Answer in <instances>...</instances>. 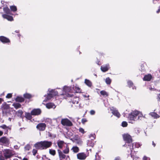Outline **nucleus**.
Returning a JSON list of instances; mask_svg holds the SVG:
<instances>
[{
  "label": "nucleus",
  "mask_w": 160,
  "mask_h": 160,
  "mask_svg": "<svg viewBox=\"0 0 160 160\" xmlns=\"http://www.w3.org/2000/svg\"><path fill=\"white\" fill-rule=\"evenodd\" d=\"M52 144V142H51L46 140L37 142L34 145V146L36 148V149H33L32 150L33 155L34 156H36V154L38 152V150L37 149H46L51 147Z\"/></svg>",
  "instance_id": "1"
},
{
  "label": "nucleus",
  "mask_w": 160,
  "mask_h": 160,
  "mask_svg": "<svg viewBox=\"0 0 160 160\" xmlns=\"http://www.w3.org/2000/svg\"><path fill=\"white\" fill-rule=\"evenodd\" d=\"M123 140L126 142L128 143H132V140L131 136L128 134L127 133L124 134L123 135ZM130 146V149L131 151L133 149V145L132 143H131L129 145Z\"/></svg>",
  "instance_id": "2"
},
{
  "label": "nucleus",
  "mask_w": 160,
  "mask_h": 160,
  "mask_svg": "<svg viewBox=\"0 0 160 160\" xmlns=\"http://www.w3.org/2000/svg\"><path fill=\"white\" fill-rule=\"evenodd\" d=\"M14 155V151L9 149H5L3 151V155L5 159L10 158Z\"/></svg>",
  "instance_id": "3"
},
{
  "label": "nucleus",
  "mask_w": 160,
  "mask_h": 160,
  "mask_svg": "<svg viewBox=\"0 0 160 160\" xmlns=\"http://www.w3.org/2000/svg\"><path fill=\"white\" fill-rule=\"evenodd\" d=\"M61 124L64 126H71L73 125L72 122L68 118L62 119L61 121Z\"/></svg>",
  "instance_id": "4"
},
{
  "label": "nucleus",
  "mask_w": 160,
  "mask_h": 160,
  "mask_svg": "<svg viewBox=\"0 0 160 160\" xmlns=\"http://www.w3.org/2000/svg\"><path fill=\"white\" fill-rule=\"evenodd\" d=\"M139 112L138 111H136L131 112L128 116V118L130 120L135 121Z\"/></svg>",
  "instance_id": "5"
},
{
  "label": "nucleus",
  "mask_w": 160,
  "mask_h": 160,
  "mask_svg": "<svg viewBox=\"0 0 160 160\" xmlns=\"http://www.w3.org/2000/svg\"><path fill=\"white\" fill-rule=\"evenodd\" d=\"M58 95V92L55 90H52L49 92V93L48 94L47 98L50 99L53 97Z\"/></svg>",
  "instance_id": "6"
},
{
  "label": "nucleus",
  "mask_w": 160,
  "mask_h": 160,
  "mask_svg": "<svg viewBox=\"0 0 160 160\" xmlns=\"http://www.w3.org/2000/svg\"><path fill=\"white\" fill-rule=\"evenodd\" d=\"M46 127V125L45 123H40L37 124L36 128L39 131H44Z\"/></svg>",
  "instance_id": "7"
},
{
  "label": "nucleus",
  "mask_w": 160,
  "mask_h": 160,
  "mask_svg": "<svg viewBox=\"0 0 160 160\" xmlns=\"http://www.w3.org/2000/svg\"><path fill=\"white\" fill-rule=\"evenodd\" d=\"M31 112L32 116H38L41 114L42 111L40 108H35L32 109Z\"/></svg>",
  "instance_id": "8"
},
{
  "label": "nucleus",
  "mask_w": 160,
  "mask_h": 160,
  "mask_svg": "<svg viewBox=\"0 0 160 160\" xmlns=\"http://www.w3.org/2000/svg\"><path fill=\"white\" fill-rule=\"evenodd\" d=\"M9 140L6 137H3L0 138V142L5 144L6 145L9 144Z\"/></svg>",
  "instance_id": "9"
},
{
  "label": "nucleus",
  "mask_w": 160,
  "mask_h": 160,
  "mask_svg": "<svg viewBox=\"0 0 160 160\" xmlns=\"http://www.w3.org/2000/svg\"><path fill=\"white\" fill-rule=\"evenodd\" d=\"M110 110L112 111V113L114 116L117 117L118 118H120L121 115L118 110L113 108H111Z\"/></svg>",
  "instance_id": "10"
},
{
  "label": "nucleus",
  "mask_w": 160,
  "mask_h": 160,
  "mask_svg": "<svg viewBox=\"0 0 160 160\" xmlns=\"http://www.w3.org/2000/svg\"><path fill=\"white\" fill-rule=\"evenodd\" d=\"M77 157L80 160H84L86 158L87 156L85 153L82 152L78 153Z\"/></svg>",
  "instance_id": "11"
},
{
  "label": "nucleus",
  "mask_w": 160,
  "mask_h": 160,
  "mask_svg": "<svg viewBox=\"0 0 160 160\" xmlns=\"http://www.w3.org/2000/svg\"><path fill=\"white\" fill-rule=\"evenodd\" d=\"M0 41L3 43L10 42V40L8 38L3 36H0Z\"/></svg>",
  "instance_id": "12"
},
{
  "label": "nucleus",
  "mask_w": 160,
  "mask_h": 160,
  "mask_svg": "<svg viewBox=\"0 0 160 160\" xmlns=\"http://www.w3.org/2000/svg\"><path fill=\"white\" fill-rule=\"evenodd\" d=\"M110 68L109 64H108L101 66V69L102 72H105L108 71Z\"/></svg>",
  "instance_id": "13"
},
{
  "label": "nucleus",
  "mask_w": 160,
  "mask_h": 160,
  "mask_svg": "<svg viewBox=\"0 0 160 160\" xmlns=\"http://www.w3.org/2000/svg\"><path fill=\"white\" fill-rule=\"evenodd\" d=\"M152 78V75L150 74L145 75L143 78V80L144 81H150Z\"/></svg>",
  "instance_id": "14"
},
{
  "label": "nucleus",
  "mask_w": 160,
  "mask_h": 160,
  "mask_svg": "<svg viewBox=\"0 0 160 160\" xmlns=\"http://www.w3.org/2000/svg\"><path fill=\"white\" fill-rule=\"evenodd\" d=\"M2 17L8 20L11 21L13 20V19L12 16L8 15L6 14H3L2 15Z\"/></svg>",
  "instance_id": "15"
},
{
  "label": "nucleus",
  "mask_w": 160,
  "mask_h": 160,
  "mask_svg": "<svg viewBox=\"0 0 160 160\" xmlns=\"http://www.w3.org/2000/svg\"><path fill=\"white\" fill-rule=\"evenodd\" d=\"M127 84L129 88H132L133 89H136V88L134 85L132 81L131 80H128L127 82Z\"/></svg>",
  "instance_id": "16"
},
{
  "label": "nucleus",
  "mask_w": 160,
  "mask_h": 160,
  "mask_svg": "<svg viewBox=\"0 0 160 160\" xmlns=\"http://www.w3.org/2000/svg\"><path fill=\"white\" fill-rule=\"evenodd\" d=\"M58 152L60 159V160H62V159L65 158L66 155L64 154L60 150H58Z\"/></svg>",
  "instance_id": "17"
},
{
  "label": "nucleus",
  "mask_w": 160,
  "mask_h": 160,
  "mask_svg": "<svg viewBox=\"0 0 160 160\" xmlns=\"http://www.w3.org/2000/svg\"><path fill=\"white\" fill-rule=\"evenodd\" d=\"M32 115L31 114V113L26 112L25 113V117L28 120H31L32 118Z\"/></svg>",
  "instance_id": "18"
},
{
  "label": "nucleus",
  "mask_w": 160,
  "mask_h": 160,
  "mask_svg": "<svg viewBox=\"0 0 160 160\" xmlns=\"http://www.w3.org/2000/svg\"><path fill=\"white\" fill-rule=\"evenodd\" d=\"M46 107L48 109H50L52 108H55L56 106L53 103L50 102L46 104Z\"/></svg>",
  "instance_id": "19"
},
{
  "label": "nucleus",
  "mask_w": 160,
  "mask_h": 160,
  "mask_svg": "<svg viewBox=\"0 0 160 160\" xmlns=\"http://www.w3.org/2000/svg\"><path fill=\"white\" fill-rule=\"evenodd\" d=\"M9 108H10L9 105L5 102L3 103L1 106V109L2 111L9 109Z\"/></svg>",
  "instance_id": "20"
},
{
  "label": "nucleus",
  "mask_w": 160,
  "mask_h": 160,
  "mask_svg": "<svg viewBox=\"0 0 160 160\" xmlns=\"http://www.w3.org/2000/svg\"><path fill=\"white\" fill-rule=\"evenodd\" d=\"M63 91L65 92H71V88L70 87L64 86L63 88Z\"/></svg>",
  "instance_id": "21"
},
{
  "label": "nucleus",
  "mask_w": 160,
  "mask_h": 160,
  "mask_svg": "<svg viewBox=\"0 0 160 160\" xmlns=\"http://www.w3.org/2000/svg\"><path fill=\"white\" fill-rule=\"evenodd\" d=\"M2 112L3 115L7 116L8 114H10L11 111L10 108L2 110Z\"/></svg>",
  "instance_id": "22"
},
{
  "label": "nucleus",
  "mask_w": 160,
  "mask_h": 160,
  "mask_svg": "<svg viewBox=\"0 0 160 160\" xmlns=\"http://www.w3.org/2000/svg\"><path fill=\"white\" fill-rule=\"evenodd\" d=\"M16 102H23L24 101V98L18 96L15 99Z\"/></svg>",
  "instance_id": "23"
},
{
  "label": "nucleus",
  "mask_w": 160,
  "mask_h": 160,
  "mask_svg": "<svg viewBox=\"0 0 160 160\" xmlns=\"http://www.w3.org/2000/svg\"><path fill=\"white\" fill-rule=\"evenodd\" d=\"M3 10L4 12L5 13L9 14H11V11L8 7H4Z\"/></svg>",
  "instance_id": "24"
},
{
  "label": "nucleus",
  "mask_w": 160,
  "mask_h": 160,
  "mask_svg": "<svg viewBox=\"0 0 160 160\" xmlns=\"http://www.w3.org/2000/svg\"><path fill=\"white\" fill-rule=\"evenodd\" d=\"M0 128L6 130L5 133H8V129H10L5 124H3L1 126H0Z\"/></svg>",
  "instance_id": "25"
},
{
  "label": "nucleus",
  "mask_w": 160,
  "mask_h": 160,
  "mask_svg": "<svg viewBox=\"0 0 160 160\" xmlns=\"http://www.w3.org/2000/svg\"><path fill=\"white\" fill-rule=\"evenodd\" d=\"M85 83L89 87H91L92 85V84L91 81L87 79L85 80Z\"/></svg>",
  "instance_id": "26"
},
{
  "label": "nucleus",
  "mask_w": 160,
  "mask_h": 160,
  "mask_svg": "<svg viewBox=\"0 0 160 160\" xmlns=\"http://www.w3.org/2000/svg\"><path fill=\"white\" fill-rule=\"evenodd\" d=\"M149 114L154 118H157L159 117V116L155 112H151Z\"/></svg>",
  "instance_id": "27"
},
{
  "label": "nucleus",
  "mask_w": 160,
  "mask_h": 160,
  "mask_svg": "<svg viewBox=\"0 0 160 160\" xmlns=\"http://www.w3.org/2000/svg\"><path fill=\"white\" fill-rule=\"evenodd\" d=\"M12 105L16 109L20 108L22 107L20 103H14Z\"/></svg>",
  "instance_id": "28"
},
{
  "label": "nucleus",
  "mask_w": 160,
  "mask_h": 160,
  "mask_svg": "<svg viewBox=\"0 0 160 160\" xmlns=\"http://www.w3.org/2000/svg\"><path fill=\"white\" fill-rule=\"evenodd\" d=\"M23 113V112L21 110H19L16 112V114L17 116L21 117L22 114Z\"/></svg>",
  "instance_id": "29"
},
{
  "label": "nucleus",
  "mask_w": 160,
  "mask_h": 160,
  "mask_svg": "<svg viewBox=\"0 0 160 160\" xmlns=\"http://www.w3.org/2000/svg\"><path fill=\"white\" fill-rule=\"evenodd\" d=\"M74 139L75 141H77L78 143L81 142L80 138L78 135H75L74 138Z\"/></svg>",
  "instance_id": "30"
},
{
  "label": "nucleus",
  "mask_w": 160,
  "mask_h": 160,
  "mask_svg": "<svg viewBox=\"0 0 160 160\" xmlns=\"http://www.w3.org/2000/svg\"><path fill=\"white\" fill-rule=\"evenodd\" d=\"M64 143V142L62 141H60L58 142V145L59 148L62 149V148Z\"/></svg>",
  "instance_id": "31"
},
{
  "label": "nucleus",
  "mask_w": 160,
  "mask_h": 160,
  "mask_svg": "<svg viewBox=\"0 0 160 160\" xmlns=\"http://www.w3.org/2000/svg\"><path fill=\"white\" fill-rule=\"evenodd\" d=\"M23 96L25 98L30 99L32 97V95L29 93H26L23 95Z\"/></svg>",
  "instance_id": "32"
},
{
  "label": "nucleus",
  "mask_w": 160,
  "mask_h": 160,
  "mask_svg": "<svg viewBox=\"0 0 160 160\" xmlns=\"http://www.w3.org/2000/svg\"><path fill=\"white\" fill-rule=\"evenodd\" d=\"M31 149V147L29 144H27L24 147L25 151H28Z\"/></svg>",
  "instance_id": "33"
},
{
  "label": "nucleus",
  "mask_w": 160,
  "mask_h": 160,
  "mask_svg": "<svg viewBox=\"0 0 160 160\" xmlns=\"http://www.w3.org/2000/svg\"><path fill=\"white\" fill-rule=\"evenodd\" d=\"M74 89L75 91V92L76 93H79L81 92L82 90L80 88L78 87L75 86L74 88Z\"/></svg>",
  "instance_id": "34"
},
{
  "label": "nucleus",
  "mask_w": 160,
  "mask_h": 160,
  "mask_svg": "<svg viewBox=\"0 0 160 160\" xmlns=\"http://www.w3.org/2000/svg\"><path fill=\"white\" fill-rule=\"evenodd\" d=\"M100 93L101 95L105 97H107L108 95V92H107L106 91L104 90H102L101 91Z\"/></svg>",
  "instance_id": "35"
},
{
  "label": "nucleus",
  "mask_w": 160,
  "mask_h": 160,
  "mask_svg": "<svg viewBox=\"0 0 160 160\" xmlns=\"http://www.w3.org/2000/svg\"><path fill=\"white\" fill-rule=\"evenodd\" d=\"M72 149V150L75 153L78 152L79 151V148L77 146L73 147Z\"/></svg>",
  "instance_id": "36"
},
{
  "label": "nucleus",
  "mask_w": 160,
  "mask_h": 160,
  "mask_svg": "<svg viewBox=\"0 0 160 160\" xmlns=\"http://www.w3.org/2000/svg\"><path fill=\"white\" fill-rule=\"evenodd\" d=\"M11 10L13 12H15L17 11V7L14 6H11L10 7Z\"/></svg>",
  "instance_id": "37"
},
{
  "label": "nucleus",
  "mask_w": 160,
  "mask_h": 160,
  "mask_svg": "<svg viewBox=\"0 0 160 160\" xmlns=\"http://www.w3.org/2000/svg\"><path fill=\"white\" fill-rule=\"evenodd\" d=\"M111 79L109 77L107 78L105 80V82L108 85H110L111 84Z\"/></svg>",
  "instance_id": "38"
},
{
  "label": "nucleus",
  "mask_w": 160,
  "mask_h": 160,
  "mask_svg": "<svg viewBox=\"0 0 160 160\" xmlns=\"http://www.w3.org/2000/svg\"><path fill=\"white\" fill-rule=\"evenodd\" d=\"M48 136L51 138H54L56 137V135L54 134H52L50 132H48Z\"/></svg>",
  "instance_id": "39"
},
{
  "label": "nucleus",
  "mask_w": 160,
  "mask_h": 160,
  "mask_svg": "<svg viewBox=\"0 0 160 160\" xmlns=\"http://www.w3.org/2000/svg\"><path fill=\"white\" fill-rule=\"evenodd\" d=\"M49 152L50 154L53 156H54L56 154V153L55 150L52 149H49Z\"/></svg>",
  "instance_id": "40"
},
{
  "label": "nucleus",
  "mask_w": 160,
  "mask_h": 160,
  "mask_svg": "<svg viewBox=\"0 0 160 160\" xmlns=\"http://www.w3.org/2000/svg\"><path fill=\"white\" fill-rule=\"evenodd\" d=\"M69 148L68 146H67L66 148L63 151V152L65 154H68L69 152Z\"/></svg>",
  "instance_id": "41"
},
{
  "label": "nucleus",
  "mask_w": 160,
  "mask_h": 160,
  "mask_svg": "<svg viewBox=\"0 0 160 160\" xmlns=\"http://www.w3.org/2000/svg\"><path fill=\"white\" fill-rule=\"evenodd\" d=\"M128 124L126 122L123 121L122 123V126L123 127H125L127 126Z\"/></svg>",
  "instance_id": "42"
},
{
  "label": "nucleus",
  "mask_w": 160,
  "mask_h": 160,
  "mask_svg": "<svg viewBox=\"0 0 160 160\" xmlns=\"http://www.w3.org/2000/svg\"><path fill=\"white\" fill-rule=\"evenodd\" d=\"M79 131L80 132L84 134L85 133L84 129L82 128H80L79 129Z\"/></svg>",
  "instance_id": "43"
},
{
  "label": "nucleus",
  "mask_w": 160,
  "mask_h": 160,
  "mask_svg": "<svg viewBox=\"0 0 160 160\" xmlns=\"http://www.w3.org/2000/svg\"><path fill=\"white\" fill-rule=\"evenodd\" d=\"M12 93H8L6 96V98H12Z\"/></svg>",
  "instance_id": "44"
},
{
  "label": "nucleus",
  "mask_w": 160,
  "mask_h": 160,
  "mask_svg": "<svg viewBox=\"0 0 160 160\" xmlns=\"http://www.w3.org/2000/svg\"><path fill=\"white\" fill-rule=\"evenodd\" d=\"M87 121V120L85 118H83L81 120V122L83 124H84Z\"/></svg>",
  "instance_id": "45"
},
{
  "label": "nucleus",
  "mask_w": 160,
  "mask_h": 160,
  "mask_svg": "<svg viewBox=\"0 0 160 160\" xmlns=\"http://www.w3.org/2000/svg\"><path fill=\"white\" fill-rule=\"evenodd\" d=\"M135 146L136 148H139L141 146V145L138 143H136L135 144Z\"/></svg>",
  "instance_id": "46"
},
{
  "label": "nucleus",
  "mask_w": 160,
  "mask_h": 160,
  "mask_svg": "<svg viewBox=\"0 0 160 160\" xmlns=\"http://www.w3.org/2000/svg\"><path fill=\"white\" fill-rule=\"evenodd\" d=\"M95 113V112L94 110H91L90 112V113L91 115H94Z\"/></svg>",
  "instance_id": "47"
},
{
  "label": "nucleus",
  "mask_w": 160,
  "mask_h": 160,
  "mask_svg": "<svg viewBox=\"0 0 160 160\" xmlns=\"http://www.w3.org/2000/svg\"><path fill=\"white\" fill-rule=\"evenodd\" d=\"M158 102H160V93L157 95V98Z\"/></svg>",
  "instance_id": "48"
},
{
  "label": "nucleus",
  "mask_w": 160,
  "mask_h": 160,
  "mask_svg": "<svg viewBox=\"0 0 160 160\" xmlns=\"http://www.w3.org/2000/svg\"><path fill=\"white\" fill-rule=\"evenodd\" d=\"M67 96L68 97L70 98V97H73L74 95L72 94H70L69 93H67Z\"/></svg>",
  "instance_id": "49"
},
{
  "label": "nucleus",
  "mask_w": 160,
  "mask_h": 160,
  "mask_svg": "<svg viewBox=\"0 0 160 160\" xmlns=\"http://www.w3.org/2000/svg\"><path fill=\"white\" fill-rule=\"evenodd\" d=\"M151 91H155L156 89H155L154 88H152V87H149L148 88Z\"/></svg>",
  "instance_id": "50"
},
{
  "label": "nucleus",
  "mask_w": 160,
  "mask_h": 160,
  "mask_svg": "<svg viewBox=\"0 0 160 160\" xmlns=\"http://www.w3.org/2000/svg\"><path fill=\"white\" fill-rule=\"evenodd\" d=\"M147 157L144 156L143 158V160H147Z\"/></svg>",
  "instance_id": "51"
},
{
  "label": "nucleus",
  "mask_w": 160,
  "mask_h": 160,
  "mask_svg": "<svg viewBox=\"0 0 160 160\" xmlns=\"http://www.w3.org/2000/svg\"><path fill=\"white\" fill-rule=\"evenodd\" d=\"M0 160H5L4 157L2 156L0 157Z\"/></svg>",
  "instance_id": "52"
},
{
  "label": "nucleus",
  "mask_w": 160,
  "mask_h": 160,
  "mask_svg": "<svg viewBox=\"0 0 160 160\" xmlns=\"http://www.w3.org/2000/svg\"><path fill=\"white\" fill-rule=\"evenodd\" d=\"M114 160H120V159L119 157H117L115 158Z\"/></svg>",
  "instance_id": "53"
},
{
  "label": "nucleus",
  "mask_w": 160,
  "mask_h": 160,
  "mask_svg": "<svg viewBox=\"0 0 160 160\" xmlns=\"http://www.w3.org/2000/svg\"><path fill=\"white\" fill-rule=\"evenodd\" d=\"M3 101V99L0 98V104Z\"/></svg>",
  "instance_id": "54"
},
{
  "label": "nucleus",
  "mask_w": 160,
  "mask_h": 160,
  "mask_svg": "<svg viewBox=\"0 0 160 160\" xmlns=\"http://www.w3.org/2000/svg\"><path fill=\"white\" fill-rule=\"evenodd\" d=\"M22 160H28V158L24 157V158H23Z\"/></svg>",
  "instance_id": "55"
},
{
  "label": "nucleus",
  "mask_w": 160,
  "mask_h": 160,
  "mask_svg": "<svg viewBox=\"0 0 160 160\" xmlns=\"http://www.w3.org/2000/svg\"><path fill=\"white\" fill-rule=\"evenodd\" d=\"M3 134V132L2 131H0V136H2Z\"/></svg>",
  "instance_id": "56"
},
{
  "label": "nucleus",
  "mask_w": 160,
  "mask_h": 160,
  "mask_svg": "<svg viewBox=\"0 0 160 160\" xmlns=\"http://www.w3.org/2000/svg\"><path fill=\"white\" fill-rule=\"evenodd\" d=\"M160 12V6L159 8L158 9V10L157 11V13H158Z\"/></svg>",
  "instance_id": "57"
},
{
  "label": "nucleus",
  "mask_w": 160,
  "mask_h": 160,
  "mask_svg": "<svg viewBox=\"0 0 160 160\" xmlns=\"http://www.w3.org/2000/svg\"><path fill=\"white\" fill-rule=\"evenodd\" d=\"M152 145H153L154 147H155L156 146L155 144L154 143V142L153 141L152 142Z\"/></svg>",
  "instance_id": "58"
},
{
  "label": "nucleus",
  "mask_w": 160,
  "mask_h": 160,
  "mask_svg": "<svg viewBox=\"0 0 160 160\" xmlns=\"http://www.w3.org/2000/svg\"><path fill=\"white\" fill-rule=\"evenodd\" d=\"M94 143H91V144L90 145L91 146L93 147L94 146Z\"/></svg>",
  "instance_id": "59"
},
{
  "label": "nucleus",
  "mask_w": 160,
  "mask_h": 160,
  "mask_svg": "<svg viewBox=\"0 0 160 160\" xmlns=\"http://www.w3.org/2000/svg\"><path fill=\"white\" fill-rule=\"evenodd\" d=\"M15 32H16V33H19V30H16L15 31Z\"/></svg>",
  "instance_id": "60"
},
{
  "label": "nucleus",
  "mask_w": 160,
  "mask_h": 160,
  "mask_svg": "<svg viewBox=\"0 0 160 160\" xmlns=\"http://www.w3.org/2000/svg\"><path fill=\"white\" fill-rule=\"evenodd\" d=\"M83 96L85 98H87V97H89V96L88 95V97L86 95H84Z\"/></svg>",
  "instance_id": "61"
},
{
  "label": "nucleus",
  "mask_w": 160,
  "mask_h": 160,
  "mask_svg": "<svg viewBox=\"0 0 160 160\" xmlns=\"http://www.w3.org/2000/svg\"><path fill=\"white\" fill-rule=\"evenodd\" d=\"M13 160H18L17 158H16L14 159Z\"/></svg>",
  "instance_id": "62"
},
{
  "label": "nucleus",
  "mask_w": 160,
  "mask_h": 160,
  "mask_svg": "<svg viewBox=\"0 0 160 160\" xmlns=\"http://www.w3.org/2000/svg\"><path fill=\"white\" fill-rule=\"evenodd\" d=\"M9 119L10 121H11V118H9Z\"/></svg>",
  "instance_id": "63"
},
{
  "label": "nucleus",
  "mask_w": 160,
  "mask_h": 160,
  "mask_svg": "<svg viewBox=\"0 0 160 160\" xmlns=\"http://www.w3.org/2000/svg\"><path fill=\"white\" fill-rule=\"evenodd\" d=\"M47 160H50L49 159L47 158Z\"/></svg>",
  "instance_id": "64"
}]
</instances>
